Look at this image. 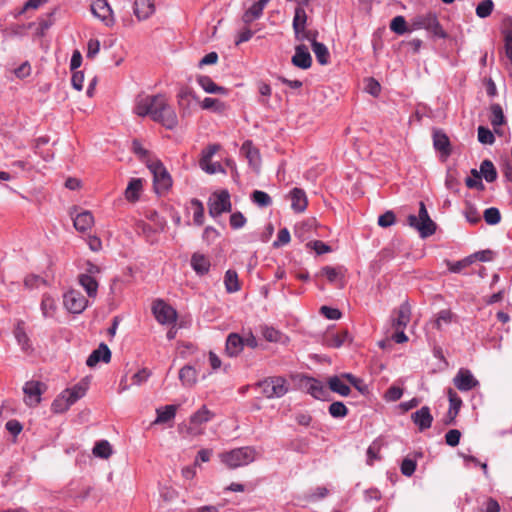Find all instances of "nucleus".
Listing matches in <instances>:
<instances>
[{
    "label": "nucleus",
    "instance_id": "obj_1",
    "mask_svg": "<svg viewBox=\"0 0 512 512\" xmlns=\"http://www.w3.org/2000/svg\"><path fill=\"white\" fill-rule=\"evenodd\" d=\"M134 112L140 117L150 116L153 121L161 123L167 129H173L178 124L174 109L162 94L137 96Z\"/></svg>",
    "mask_w": 512,
    "mask_h": 512
},
{
    "label": "nucleus",
    "instance_id": "obj_2",
    "mask_svg": "<svg viewBox=\"0 0 512 512\" xmlns=\"http://www.w3.org/2000/svg\"><path fill=\"white\" fill-rule=\"evenodd\" d=\"M424 29L431 33L433 36L445 39L448 34L442 28L436 13L426 12L418 14L410 20V30Z\"/></svg>",
    "mask_w": 512,
    "mask_h": 512
},
{
    "label": "nucleus",
    "instance_id": "obj_3",
    "mask_svg": "<svg viewBox=\"0 0 512 512\" xmlns=\"http://www.w3.org/2000/svg\"><path fill=\"white\" fill-rule=\"evenodd\" d=\"M407 223L410 227L415 228L422 238L429 237L436 231V224L430 218L424 202L419 204L418 216L410 214L407 217Z\"/></svg>",
    "mask_w": 512,
    "mask_h": 512
},
{
    "label": "nucleus",
    "instance_id": "obj_4",
    "mask_svg": "<svg viewBox=\"0 0 512 512\" xmlns=\"http://www.w3.org/2000/svg\"><path fill=\"white\" fill-rule=\"evenodd\" d=\"M257 385L260 392L269 399L281 398L289 391L288 381L281 376L267 377Z\"/></svg>",
    "mask_w": 512,
    "mask_h": 512
},
{
    "label": "nucleus",
    "instance_id": "obj_5",
    "mask_svg": "<svg viewBox=\"0 0 512 512\" xmlns=\"http://www.w3.org/2000/svg\"><path fill=\"white\" fill-rule=\"evenodd\" d=\"M147 167L153 174V182L156 193L167 192L172 186V178L163 163L158 159L148 160Z\"/></svg>",
    "mask_w": 512,
    "mask_h": 512
},
{
    "label": "nucleus",
    "instance_id": "obj_6",
    "mask_svg": "<svg viewBox=\"0 0 512 512\" xmlns=\"http://www.w3.org/2000/svg\"><path fill=\"white\" fill-rule=\"evenodd\" d=\"M221 460L229 468L235 469L254 461L255 451L250 447H241L220 455Z\"/></svg>",
    "mask_w": 512,
    "mask_h": 512
},
{
    "label": "nucleus",
    "instance_id": "obj_7",
    "mask_svg": "<svg viewBox=\"0 0 512 512\" xmlns=\"http://www.w3.org/2000/svg\"><path fill=\"white\" fill-rule=\"evenodd\" d=\"M209 215L213 218L224 212H230L232 209L230 195L227 190L215 192L208 201Z\"/></svg>",
    "mask_w": 512,
    "mask_h": 512
},
{
    "label": "nucleus",
    "instance_id": "obj_8",
    "mask_svg": "<svg viewBox=\"0 0 512 512\" xmlns=\"http://www.w3.org/2000/svg\"><path fill=\"white\" fill-rule=\"evenodd\" d=\"M90 9L93 16L98 18L106 27L114 26L116 19L107 0H93Z\"/></svg>",
    "mask_w": 512,
    "mask_h": 512
},
{
    "label": "nucleus",
    "instance_id": "obj_9",
    "mask_svg": "<svg viewBox=\"0 0 512 512\" xmlns=\"http://www.w3.org/2000/svg\"><path fill=\"white\" fill-rule=\"evenodd\" d=\"M152 312L160 324H172L177 320L176 310L161 299L154 301Z\"/></svg>",
    "mask_w": 512,
    "mask_h": 512
},
{
    "label": "nucleus",
    "instance_id": "obj_10",
    "mask_svg": "<svg viewBox=\"0 0 512 512\" xmlns=\"http://www.w3.org/2000/svg\"><path fill=\"white\" fill-rule=\"evenodd\" d=\"M63 304L71 313H81L87 307L88 301L81 292L70 290L63 296Z\"/></svg>",
    "mask_w": 512,
    "mask_h": 512
},
{
    "label": "nucleus",
    "instance_id": "obj_11",
    "mask_svg": "<svg viewBox=\"0 0 512 512\" xmlns=\"http://www.w3.org/2000/svg\"><path fill=\"white\" fill-rule=\"evenodd\" d=\"M455 387L460 391H470L479 385V381L470 370L461 368L453 379Z\"/></svg>",
    "mask_w": 512,
    "mask_h": 512
},
{
    "label": "nucleus",
    "instance_id": "obj_12",
    "mask_svg": "<svg viewBox=\"0 0 512 512\" xmlns=\"http://www.w3.org/2000/svg\"><path fill=\"white\" fill-rule=\"evenodd\" d=\"M44 384L39 381H28L23 387L25 394V403L29 406H36L41 401Z\"/></svg>",
    "mask_w": 512,
    "mask_h": 512
},
{
    "label": "nucleus",
    "instance_id": "obj_13",
    "mask_svg": "<svg viewBox=\"0 0 512 512\" xmlns=\"http://www.w3.org/2000/svg\"><path fill=\"white\" fill-rule=\"evenodd\" d=\"M177 98L183 116L190 114V107L193 102H199V98L196 96L195 92L188 86L180 88Z\"/></svg>",
    "mask_w": 512,
    "mask_h": 512
},
{
    "label": "nucleus",
    "instance_id": "obj_14",
    "mask_svg": "<svg viewBox=\"0 0 512 512\" xmlns=\"http://www.w3.org/2000/svg\"><path fill=\"white\" fill-rule=\"evenodd\" d=\"M291 62L297 68L303 70L309 69L312 65V57L309 53L308 47L304 44L297 45Z\"/></svg>",
    "mask_w": 512,
    "mask_h": 512
},
{
    "label": "nucleus",
    "instance_id": "obj_15",
    "mask_svg": "<svg viewBox=\"0 0 512 512\" xmlns=\"http://www.w3.org/2000/svg\"><path fill=\"white\" fill-rule=\"evenodd\" d=\"M448 398H449V410L444 418L445 425L454 424L455 418L459 413V410L462 406V400L457 395V393L452 389H448Z\"/></svg>",
    "mask_w": 512,
    "mask_h": 512
},
{
    "label": "nucleus",
    "instance_id": "obj_16",
    "mask_svg": "<svg viewBox=\"0 0 512 512\" xmlns=\"http://www.w3.org/2000/svg\"><path fill=\"white\" fill-rule=\"evenodd\" d=\"M411 419L414 424L418 426L420 431L430 428L433 422V416L431 415L430 408L428 406H423L412 413Z\"/></svg>",
    "mask_w": 512,
    "mask_h": 512
},
{
    "label": "nucleus",
    "instance_id": "obj_17",
    "mask_svg": "<svg viewBox=\"0 0 512 512\" xmlns=\"http://www.w3.org/2000/svg\"><path fill=\"white\" fill-rule=\"evenodd\" d=\"M302 385L306 391L316 399H324L327 395V389L325 386L314 378H304L302 380Z\"/></svg>",
    "mask_w": 512,
    "mask_h": 512
},
{
    "label": "nucleus",
    "instance_id": "obj_18",
    "mask_svg": "<svg viewBox=\"0 0 512 512\" xmlns=\"http://www.w3.org/2000/svg\"><path fill=\"white\" fill-rule=\"evenodd\" d=\"M111 359V351L108 346L104 343H101L99 347L94 350L86 360V364L89 367H94L100 361L108 363Z\"/></svg>",
    "mask_w": 512,
    "mask_h": 512
},
{
    "label": "nucleus",
    "instance_id": "obj_19",
    "mask_svg": "<svg viewBox=\"0 0 512 512\" xmlns=\"http://www.w3.org/2000/svg\"><path fill=\"white\" fill-rule=\"evenodd\" d=\"M155 11L153 0H135L134 14L138 20L148 19Z\"/></svg>",
    "mask_w": 512,
    "mask_h": 512
},
{
    "label": "nucleus",
    "instance_id": "obj_20",
    "mask_svg": "<svg viewBox=\"0 0 512 512\" xmlns=\"http://www.w3.org/2000/svg\"><path fill=\"white\" fill-rule=\"evenodd\" d=\"M397 316L393 320L395 330L405 329L411 319V307L408 302L402 303L397 312Z\"/></svg>",
    "mask_w": 512,
    "mask_h": 512
},
{
    "label": "nucleus",
    "instance_id": "obj_21",
    "mask_svg": "<svg viewBox=\"0 0 512 512\" xmlns=\"http://www.w3.org/2000/svg\"><path fill=\"white\" fill-rule=\"evenodd\" d=\"M241 151L246 156L253 169L258 171L261 164L259 150L253 146L251 141H245L242 144Z\"/></svg>",
    "mask_w": 512,
    "mask_h": 512
},
{
    "label": "nucleus",
    "instance_id": "obj_22",
    "mask_svg": "<svg viewBox=\"0 0 512 512\" xmlns=\"http://www.w3.org/2000/svg\"><path fill=\"white\" fill-rule=\"evenodd\" d=\"M291 208L295 212H303L307 208L308 200L305 192L300 188H294L290 192Z\"/></svg>",
    "mask_w": 512,
    "mask_h": 512
},
{
    "label": "nucleus",
    "instance_id": "obj_23",
    "mask_svg": "<svg viewBox=\"0 0 512 512\" xmlns=\"http://www.w3.org/2000/svg\"><path fill=\"white\" fill-rule=\"evenodd\" d=\"M308 16L305 11V7L302 5H297L295 8L294 18H293V30L296 35L299 33L305 32V28L307 26Z\"/></svg>",
    "mask_w": 512,
    "mask_h": 512
},
{
    "label": "nucleus",
    "instance_id": "obj_24",
    "mask_svg": "<svg viewBox=\"0 0 512 512\" xmlns=\"http://www.w3.org/2000/svg\"><path fill=\"white\" fill-rule=\"evenodd\" d=\"M210 260L201 253H194L191 257V267L198 275H205L210 269Z\"/></svg>",
    "mask_w": 512,
    "mask_h": 512
},
{
    "label": "nucleus",
    "instance_id": "obj_25",
    "mask_svg": "<svg viewBox=\"0 0 512 512\" xmlns=\"http://www.w3.org/2000/svg\"><path fill=\"white\" fill-rule=\"evenodd\" d=\"M244 347V338L236 333H231L226 340V352L229 356H237Z\"/></svg>",
    "mask_w": 512,
    "mask_h": 512
},
{
    "label": "nucleus",
    "instance_id": "obj_26",
    "mask_svg": "<svg viewBox=\"0 0 512 512\" xmlns=\"http://www.w3.org/2000/svg\"><path fill=\"white\" fill-rule=\"evenodd\" d=\"M73 224L76 230L80 232H85L94 224V217L91 212L89 211H83L76 215V217L73 219Z\"/></svg>",
    "mask_w": 512,
    "mask_h": 512
},
{
    "label": "nucleus",
    "instance_id": "obj_27",
    "mask_svg": "<svg viewBox=\"0 0 512 512\" xmlns=\"http://www.w3.org/2000/svg\"><path fill=\"white\" fill-rule=\"evenodd\" d=\"M433 145L434 148L441 152L444 156H449L451 154L450 141L445 133L441 131H435L433 134Z\"/></svg>",
    "mask_w": 512,
    "mask_h": 512
},
{
    "label": "nucleus",
    "instance_id": "obj_28",
    "mask_svg": "<svg viewBox=\"0 0 512 512\" xmlns=\"http://www.w3.org/2000/svg\"><path fill=\"white\" fill-rule=\"evenodd\" d=\"M270 0H259L258 2L254 3L244 14H243V21L246 24L252 23L254 20L258 19L263 12V9L267 5V3Z\"/></svg>",
    "mask_w": 512,
    "mask_h": 512
},
{
    "label": "nucleus",
    "instance_id": "obj_29",
    "mask_svg": "<svg viewBox=\"0 0 512 512\" xmlns=\"http://www.w3.org/2000/svg\"><path fill=\"white\" fill-rule=\"evenodd\" d=\"M197 82L207 93L225 95L228 92L225 87L217 85L209 76H199Z\"/></svg>",
    "mask_w": 512,
    "mask_h": 512
},
{
    "label": "nucleus",
    "instance_id": "obj_30",
    "mask_svg": "<svg viewBox=\"0 0 512 512\" xmlns=\"http://www.w3.org/2000/svg\"><path fill=\"white\" fill-rule=\"evenodd\" d=\"M349 333L347 330H342L336 333L327 334L325 336V344L328 347L339 348L346 342H349Z\"/></svg>",
    "mask_w": 512,
    "mask_h": 512
},
{
    "label": "nucleus",
    "instance_id": "obj_31",
    "mask_svg": "<svg viewBox=\"0 0 512 512\" xmlns=\"http://www.w3.org/2000/svg\"><path fill=\"white\" fill-rule=\"evenodd\" d=\"M177 412L176 405H166L156 409L157 417L153 424H164L175 418Z\"/></svg>",
    "mask_w": 512,
    "mask_h": 512
},
{
    "label": "nucleus",
    "instance_id": "obj_32",
    "mask_svg": "<svg viewBox=\"0 0 512 512\" xmlns=\"http://www.w3.org/2000/svg\"><path fill=\"white\" fill-rule=\"evenodd\" d=\"M328 387L332 392L341 396H348L350 394V387L344 382L340 376H332L328 378Z\"/></svg>",
    "mask_w": 512,
    "mask_h": 512
},
{
    "label": "nucleus",
    "instance_id": "obj_33",
    "mask_svg": "<svg viewBox=\"0 0 512 512\" xmlns=\"http://www.w3.org/2000/svg\"><path fill=\"white\" fill-rule=\"evenodd\" d=\"M14 336L24 352L32 350L30 339L24 329V323L18 322L14 329Z\"/></svg>",
    "mask_w": 512,
    "mask_h": 512
},
{
    "label": "nucleus",
    "instance_id": "obj_34",
    "mask_svg": "<svg viewBox=\"0 0 512 512\" xmlns=\"http://www.w3.org/2000/svg\"><path fill=\"white\" fill-rule=\"evenodd\" d=\"M142 180L139 178H132L125 189V198L130 202H135L139 199L142 190Z\"/></svg>",
    "mask_w": 512,
    "mask_h": 512
},
{
    "label": "nucleus",
    "instance_id": "obj_35",
    "mask_svg": "<svg viewBox=\"0 0 512 512\" xmlns=\"http://www.w3.org/2000/svg\"><path fill=\"white\" fill-rule=\"evenodd\" d=\"M179 379L186 387H192L197 383V371L194 367L186 365L179 371Z\"/></svg>",
    "mask_w": 512,
    "mask_h": 512
},
{
    "label": "nucleus",
    "instance_id": "obj_36",
    "mask_svg": "<svg viewBox=\"0 0 512 512\" xmlns=\"http://www.w3.org/2000/svg\"><path fill=\"white\" fill-rule=\"evenodd\" d=\"M86 391L87 385L84 383H78L72 388L64 390L63 396L66 397L67 401L73 405L77 400L86 394Z\"/></svg>",
    "mask_w": 512,
    "mask_h": 512
},
{
    "label": "nucleus",
    "instance_id": "obj_37",
    "mask_svg": "<svg viewBox=\"0 0 512 512\" xmlns=\"http://www.w3.org/2000/svg\"><path fill=\"white\" fill-rule=\"evenodd\" d=\"M79 283L85 289L89 297H95L98 290V282L89 274H80Z\"/></svg>",
    "mask_w": 512,
    "mask_h": 512
},
{
    "label": "nucleus",
    "instance_id": "obj_38",
    "mask_svg": "<svg viewBox=\"0 0 512 512\" xmlns=\"http://www.w3.org/2000/svg\"><path fill=\"white\" fill-rule=\"evenodd\" d=\"M41 311L45 318H53L56 315L57 304L55 299L49 295L44 294L41 301Z\"/></svg>",
    "mask_w": 512,
    "mask_h": 512
},
{
    "label": "nucleus",
    "instance_id": "obj_39",
    "mask_svg": "<svg viewBox=\"0 0 512 512\" xmlns=\"http://www.w3.org/2000/svg\"><path fill=\"white\" fill-rule=\"evenodd\" d=\"M213 417V412H211L205 405H203L198 411L191 415L190 424L201 425L203 423H207Z\"/></svg>",
    "mask_w": 512,
    "mask_h": 512
},
{
    "label": "nucleus",
    "instance_id": "obj_40",
    "mask_svg": "<svg viewBox=\"0 0 512 512\" xmlns=\"http://www.w3.org/2000/svg\"><path fill=\"white\" fill-rule=\"evenodd\" d=\"M320 273L325 276L330 283H338V287L343 286L340 268L325 266L321 269Z\"/></svg>",
    "mask_w": 512,
    "mask_h": 512
},
{
    "label": "nucleus",
    "instance_id": "obj_41",
    "mask_svg": "<svg viewBox=\"0 0 512 512\" xmlns=\"http://www.w3.org/2000/svg\"><path fill=\"white\" fill-rule=\"evenodd\" d=\"M479 174L483 176L487 182H493L497 178V171L493 163L488 159L482 161Z\"/></svg>",
    "mask_w": 512,
    "mask_h": 512
},
{
    "label": "nucleus",
    "instance_id": "obj_42",
    "mask_svg": "<svg viewBox=\"0 0 512 512\" xmlns=\"http://www.w3.org/2000/svg\"><path fill=\"white\" fill-rule=\"evenodd\" d=\"M220 150L219 144H211L204 150H202L201 158L199 160V166L201 169L207 168L211 164L212 157Z\"/></svg>",
    "mask_w": 512,
    "mask_h": 512
},
{
    "label": "nucleus",
    "instance_id": "obj_43",
    "mask_svg": "<svg viewBox=\"0 0 512 512\" xmlns=\"http://www.w3.org/2000/svg\"><path fill=\"white\" fill-rule=\"evenodd\" d=\"M224 284L227 292L234 293L240 290V284L238 280V275L234 270H228L225 273Z\"/></svg>",
    "mask_w": 512,
    "mask_h": 512
},
{
    "label": "nucleus",
    "instance_id": "obj_44",
    "mask_svg": "<svg viewBox=\"0 0 512 512\" xmlns=\"http://www.w3.org/2000/svg\"><path fill=\"white\" fill-rule=\"evenodd\" d=\"M312 50L320 65H327L330 60V53L328 48L323 43H314Z\"/></svg>",
    "mask_w": 512,
    "mask_h": 512
},
{
    "label": "nucleus",
    "instance_id": "obj_45",
    "mask_svg": "<svg viewBox=\"0 0 512 512\" xmlns=\"http://www.w3.org/2000/svg\"><path fill=\"white\" fill-rule=\"evenodd\" d=\"M490 110H491L490 122H491V125L494 127L495 131L497 132L496 128L498 126L503 125L505 122L503 110L499 104L491 105Z\"/></svg>",
    "mask_w": 512,
    "mask_h": 512
},
{
    "label": "nucleus",
    "instance_id": "obj_46",
    "mask_svg": "<svg viewBox=\"0 0 512 512\" xmlns=\"http://www.w3.org/2000/svg\"><path fill=\"white\" fill-rule=\"evenodd\" d=\"M93 454L96 457L108 459L112 454V448L110 443L106 440L96 442L93 448Z\"/></svg>",
    "mask_w": 512,
    "mask_h": 512
},
{
    "label": "nucleus",
    "instance_id": "obj_47",
    "mask_svg": "<svg viewBox=\"0 0 512 512\" xmlns=\"http://www.w3.org/2000/svg\"><path fill=\"white\" fill-rule=\"evenodd\" d=\"M390 29L396 34H404L406 32H411L410 27H407V23L403 16H396L392 19L390 23Z\"/></svg>",
    "mask_w": 512,
    "mask_h": 512
},
{
    "label": "nucleus",
    "instance_id": "obj_48",
    "mask_svg": "<svg viewBox=\"0 0 512 512\" xmlns=\"http://www.w3.org/2000/svg\"><path fill=\"white\" fill-rule=\"evenodd\" d=\"M201 108L204 110H213L222 112L225 109V104L218 99L206 97L200 102Z\"/></svg>",
    "mask_w": 512,
    "mask_h": 512
},
{
    "label": "nucleus",
    "instance_id": "obj_49",
    "mask_svg": "<svg viewBox=\"0 0 512 512\" xmlns=\"http://www.w3.org/2000/svg\"><path fill=\"white\" fill-rule=\"evenodd\" d=\"M191 205L194 207L193 220L198 226L204 223V207L201 201L198 199H192Z\"/></svg>",
    "mask_w": 512,
    "mask_h": 512
},
{
    "label": "nucleus",
    "instance_id": "obj_50",
    "mask_svg": "<svg viewBox=\"0 0 512 512\" xmlns=\"http://www.w3.org/2000/svg\"><path fill=\"white\" fill-rule=\"evenodd\" d=\"M41 285H47V281L39 275L29 274L24 279V286L29 290L37 289Z\"/></svg>",
    "mask_w": 512,
    "mask_h": 512
},
{
    "label": "nucleus",
    "instance_id": "obj_51",
    "mask_svg": "<svg viewBox=\"0 0 512 512\" xmlns=\"http://www.w3.org/2000/svg\"><path fill=\"white\" fill-rule=\"evenodd\" d=\"M484 220L489 225H496L501 221V214L498 208L490 207L484 211Z\"/></svg>",
    "mask_w": 512,
    "mask_h": 512
},
{
    "label": "nucleus",
    "instance_id": "obj_52",
    "mask_svg": "<svg viewBox=\"0 0 512 512\" xmlns=\"http://www.w3.org/2000/svg\"><path fill=\"white\" fill-rule=\"evenodd\" d=\"M494 3L492 0H483L476 7V15L479 18L488 17L493 11Z\"/></svg>",
    "mask_w": 512,
    "mask_h": 512
},
{
    "label": "nucleus",
    "instance_id": "obj_53",
    "mask_svg": "<svg viewBox=\"0 0 512 512\" xmlns=\"http://www.w3.org/2000/svg\"><path fill=\"white\" fill-rule=\"evenodd\" d=\"M252 201L260 207H268L272 203L271 197L260 190H255L252 193Z\"/></svg>",
    "mask_w": 512,
    "mask_h": 512
},
{
    "label": "nucleus",
    "instance_id": "obj_54",
    "mask_svg": "<svg viewBox=\"0 0 512 512\" xmlns=\"http://www.w3.org/2000/svg\"><path fill=\"white\" fill-rule=\"evenodd\" d=\"M454 318V314L449 309L441 310L435 320V327L441 330L443 324H450Z\"/></svg>",
    "mask_w": 512,
    "mask_h": 512
},
{
    "label": "nucleus",
    "instance_id": "obj_55",
    "mask_svg": "<svg viewBox=\"0 0 512 512\" xmlns=\"http://www.w3.org/2000/svg\"><path fill=\"white\" fill-rule=\"evenodd\" d=\"M328 410L330 415L334 418H343L348 414L347 407L340 401L333 402Z\"/></svg>",
    "mask_w": 512,
    "mask_h": 512
},
{
    "label": "nucleus",
    "instance_id": "obj_56",
    "mask_svg": "<svg viewBox=\"0 0 512 512\" xmlns=\"http://www.w3.org/2000/svg\"><path fill=\"white\" fill-rule=\"evenodd\" d=\"M471 174L473 177H468L466 178V186L468 188H475V189H478V190H484V184L482 183L481 181V176L479 174V172L476 170V169H472L471 170Z\"/></svg>",
    "mask_w": 512,
    "mask_h": 512
},
{
    "label": "nucleus",
    "instance_id": "obj_57",
    "mask_svg": "<svg viewBox=\"0 0 512 512\" xmlns=\"http://www.w3.org/2000/svg\"><path fill=\"white\" fill-rule=\"evenodd\" d=\"M478 141L482 144L492 145L495 142L493 133L484 126L478 127Z\"/></svg>",
    "mask_w": 512,
    "mask_h": 512
},
{
    "label": "nucleus",
    "instance_id": "obj_58",
    "mask_svg": "<svg viewBox=\"0 0 512 512\" xmlns=\"http://www.w3.org/2000/svg\"><path fill=\"white\" fill-rule=\"evenodd\" d=\"M464 215H465L467 221L472 224H476V223L480 222V220H481V216H480V213L478 212L477 208L469 203H467L465 206Z\"/></svg>",
    "mask_w": 512,
    "mask_h": 512
},
{
    "label": "nucleus",
    "instance_id": "obj_59",
    "mask_svg": "<svg viewBox=\"0 0 512 512\" xmlns=\"http://www.w3.org/2000/svg\"><path fill=\"white\" fill-rule=\"evenodd\" d=\"M72 404L67 401L66 397L63 396V393L56 398L52 403V410L55 413H63L69 409Z\"/></svg>",
    "mask_w": 512,
    "mask_h": 512
},
{
    "label": "nucleus",
    "instance_id": "obj_60",
    "mask_svg": "<svg viewBox=\"0 0 512 512\" xmlns=\"http://www.w3.org/2000/svg\"><path fill=\"white\" fill-rule=\"evenodd\" d=\"M150 375H151V372L148 369L144 368L142 370H139L131 378L132 385H136V386L142 385L143 383H145L148 380Z\"/></svg>",
    "mask_w": 512,
    "mask_h": 512
},
{
    "label": "nucleus",
    "instance_id": "obj_61",
    "mask_svg": "<svg viewBox=\"0 0 512 512\" xmlns=\"http://www.w3.org/2000/svg\"><path fill=\"white\" fill-rule=\"evenodd\" d=\"M461 438V432L457 429L449 430L445 435L446 444L455 447L459 444Z\"/></svg>",
    "mask_w": 512,
    "mask_h": 512
},
{
    "label": "nucleus",
    "instance_id": "obj_62",
    "mask_svg": "<svg viewBox=\"0 0 512 512\" xmlns=\"http://www.w3.org/2000/svg\"><path fill=\"white\" fill-rule=\"evenodd\" d=\"M246 218L241 212H235L230 216V226L233 229H240L246 224Z\"/></svg>",
    "mask_w": 512,
    "mask_h": 512
},
{
    "label": "nucleus",
    "instance_id": "obj_63",
    "mask_svg": "<svg viewBox=\"0 0 512 512\" xmlns=\"http://www.w3.org/2000/svg\"><path fill=\"white\" fill-rule=\"evenodd\" d=\"M403 395V390L398 386H391L387 389L385 392V399L387 401H397L399 400Z\"/></svg>",
    "mask_w": 512,
    "mask_h": 512
},
{
    "label": "nucleus",
    "instance_id": "obj_64",
    "mask_svg": "<svg viewBox=\"0 0 512 512\" xmlns=\"http://www.w3.org/2000/svg\"><path fill=\"white\" fill-rule=\"evenodd\" d=\"M416 469V461L410 458H405L401 464V472L405 476H411Z\"/></svg>",
    "mask_w": 512,
    "mask_h": 512
}]
</instances>
